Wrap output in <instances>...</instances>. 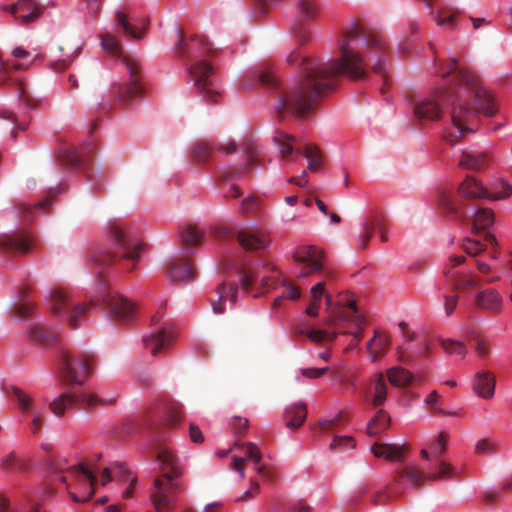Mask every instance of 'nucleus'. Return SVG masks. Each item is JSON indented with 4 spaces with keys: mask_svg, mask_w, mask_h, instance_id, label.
Listing matches in <instances>:
<instances>
[{
    "mask_svg": "<svg viewBox=\"0 0 512 512\" xmlns=\"http://www.w3.org/2000/svg\"><path fill=\"white\" fill-rule=\"evenodd\" d=\"M387 51L386 36L360 22H352L342 30L339 57L330 62H320L293 51L287 56V63L300 62L302 75L280 94L276 113L279 117L285 113H292L295 118L307 116L319 98L333 89L339 75L363 79L370 68L384 76Z\"/></svg>",
    "mask_w": 512,
    "mask_h": 512,
    "instance_id": "1",
    "label": "nucleus"
},
{
    "mask_svg": "<svg viewBox=\"0 0 512 512\" xmlns=\"http://www.w3.org/2000/svg\"><path fill=\"white\" fill-rule=\"evenodd\" d=\"M442 78L452 77L448 90H438L434 95L423 98L414 107L416 119L436 120L442 114V103L452 100V121L456 130L472 131L477 113L493 116L496 104L492 95L481 87L477 75L459 66L456 58L441 67Z\"/></svg>",
    "mask_w": 512,
    "mask_h": 512,
    "instance_id": "2",
    "label": "nucleus"
},
{
    "mask_svg": "<svg viewBox=\"0 0 512 512\" xmlns=\"http://www.w3.org/2000/svg\"><path fill=\"white\" fill-rule=\"evenodd\" d=\"M157 460L160 475L153 480L151 501L157 512H171L182 490L184 467L178 456L166 447L159 448Z\"/></svg>",
    "mask_w": 512,
    "mask_h": 512,
    "instance_id": "3",
    "label": "nucleus"
},
{
    "mask_svg": "<svg viewBox=\"0 0 512 512\" xmlns=\"http://www.w3.org/2000/svg\"><path fill=\"white\" fill-rule=\"evenodd\" d=\"M103 50L112 57H123L128 79L123 83H114L111 86V96L114 102L124 106L131 105L138 99L144 97V70L140 60L135 56H123V50L118 39L110 32L100 35Z\"/></svg>",
    "mask_w": 512,
    "mask_h": 512,
    "instance_id": "4",
    "label": "nucleus"
},
{
    "mask_svg": "<svg viewBox=\"0 0 512 512\" xmlns=\"http://www.w3.org/2000/svg\"><path fill=\"white\" fill-rule=\"evenodd\" d=\"M93 363L94 356L89 353L66 349L60 352V373L70 384L83 385L91 374Z\"/></svg>",
    "mask_w": 512,
    "mask_h": 512,
    "instance_id": "5",
    "label": "nucleus"
},
{
    "mask_svg": "<svg viewBox=\"0 0 512 512\" xmlns=\"http://www.w3.org/2000/svg\"><path fill=\"white\" fill-rule=\"evenodd\" d=\"M93 302L87 303H74L72 302L70 292L68 290L59 288L51 291L50 296V309L53 316L69 319V325L72 329L78 327V321L88 309H90Z\"/></svg>",
    "mask_w": 512,
    "mask_h": 512,
    "instance_id": "6",
    "label": "nucleus"
},
{
    "mask_svg": "<svg viewBox=\"0 0 512 512\" xmlns=\"http://www.w3.org/2000/svg\"><path fill=\"white\" fill-rule=\"evenodd\" d=\"M439 202L443 210L462 220L473 218V229L478 233L482 229H488L494 223V212L488 208H480L473 213H469L461 204H459L450 193L441 192Z\"/></svg>",
    "mask_w": 512,
    "mask_h": 512,
    "instance_id": "7",
    "label": "nucleus"
},
{
    "mask_svg": "<svg viewBox=\"0 0 512 512\" xmlns=\"http://www.w3.org/2000/svg\"><path fill=\"white\" fill-rule=\"evenodd\" d=\"M187 71L190 73L194 87L202 101L208 104L219 103L221 93L212 81L211 76L214 70L211 64L199 59L193 65L188 66Z\"/></svg>",
    "mask_w": 512,
    "mask_h": 512,
    "instance_id": "8",
    "label": "nucleus"
},
{
    "mask_svg": "<svg viewBox=\"0 0 512 512\" xmlns=\"http://www.w3.org/2000/svg\"><path fill=\"white\" fill-rule=\"evenodd\" d=\"M213 234L218 239H231L235 237L239 245L246 251H261L271 244V238L264 229H242L239 232H232L226 226L214 228Z\"/></svg>",
    "mask_w": 512,
    "mask_h": 512,
    "instance_id": "9",
    "label": "nucleus"
},
{
    "mask_svg": "<svg viewBox=\"0 0 512 512\" xmlns=\"http://www.w3.org/2000/svg\"><path fill=\"white\" fill-rule=\"evenodd\" d=\"M438 466V473L425 475L423 471L416 466H407L397 472L394 477L395 485L399 484L401 480L405 479L411 486L416 489L421 488L425 480H441L443 478L453 479L456 475L455 468L448 462L442 460H435Z\"/></svg>",
    "mask_w": 512,
    "mask_h": 512,
    "instance_id": "10",
    "label": "nucleus"
},
{
    "mask_svg": "<svg viewBox=\"0 0 512 512\" xmlns=\"http://www.w3.org/2000/svg\"><path fill=\"white\" fill-rule=\"evenodd\" d=\"M118 395L113 396L111 398H99L95 394H62L57 398L53 399L49 404L50 410L57 417H61L64 415V412L69 407L73 406L76 403H83L89 406L93 405H103L109 406L114 405L117 401Z\"/></svg>",
    "mask_w": 512,
    "mask_h": 512,
    "instance_id": "11",
    "label": "nucleus"
},
{
    "mask_svg": "<svg viewBox=\"0 0 512 512\" xmlns=\"http://www.w3.org/2000/svg\"><path fill=\"white\" fill-rule=\"evenodd\" d=\"M178 42L174 46V52L178 57L188 60H194L205 57L212 51V45L203 36H192L186 38L185 35L177 31Z\"/></svg>",
    "mask_w": 512,
    "mask_h": 512,
    "instance_id": "12",
    "label": "nucleus"
},
{
    "mask_svg": "<svg viewBox=\"0 0 512 512\" xmlns=\"http://www.w3.org/2000/svg\"><path fill=\"white\" fill-rule=\"evenodd\" d=\"M323 251L315 246H302L295 250L294 262L301 265L299 278H306L322 270Z\"/></svg>",
    "mask_w": 512,
    "mask_h": 512,
    "instance_id": "13",
    "label": "nucleus"
},
{
    "mask_svg": "<svg viewBox=\"0 0 512 512\" xmlns=\"http://www.w3.org/2000/svg\"><path fill=\"white\" fill-rule=\"evenodd\" d=\"M464 261V256L451 255L443 266V274L452 282L455 290L464 291L469 287L478 285V280L474 273H454V268L462 265Z\"/></svg>",
    "mask_w": 512,
    "mask_h": 512,
    "instance_id": "14",
    "label": "nucleus"
},
{
    "mask_svg": "<svg viewBox=\"0 0 512 512\" xmlns=\"http://www.w3.org/2000/svg\"><path fill=\"white\" fill-rule=\"evenodd\" d=\"M99 300L105 303L112 319L120 322H128L133 319L135 314L134 304L124 296L109 292L99 296Z\"/></svg>",
    "mask_w": 512,
    "mask_h": 512,
    "instance_id": "15",
    "label": "nucleus"
},
{
    "mask_svg": "<svg viewBox=\"0 0 512 512\" xmlns=\"http://www.w3.org/2000/svg\"><path fill=\"white\" fill-rule=\"evenodd\" d=\"M33 247V238L27 231H15L0 235V250L5 253L24 255Z\"/></svg>",
    "mask_w": 512,
    "mask_h": 512,
    "instance_id": "16",
    "label": "nucleus"
},
{
    "mask_svg": "<svg viewBox=\"0 0 512 512\" xmlns=\"http://www.w3.org/2000/svg\"><path fill=\"white\" fill-rule=\"evenodd\" d=\"M235 449H238L242 451V456L234 455L233 456V469L239 473L241 478L245 477V472L243 471V464L247 460L253 461L255 466H257V472L261 475H264V477L271 479L272 475L270 473L266 472V468L263 466H259V463L261 461V452L257 445L253 443H247V444H239L238 442H235L234 444Z\"/></svg>",
    "mask_w": 512,
    "mask_h": 512,
    "instance_id": "17",
    "label": "nucleus"
},
{
    "mask_svg": "<svg viewBox=\"0 0 512 512\" xmlns=\"http://www.w3.org/2000/svg\"><path fill=\"white\" fill-rule=\"evenodd\" d=\"M15 17L19 25H28L38 19L44 12V6L37 0H18L17 3L4 7Z\"/></svg>",
    "mask_w": 512,
    "mask_h": 512,
    "instance_id": "18",
    "label": "nucleus"
},
{
    "mask_svg": "<svg viewBox=\"0 0 512 512\" xmlns=\"http://www.w3.org/2000/svg\"><path fill=\"white\" fill-rule=\"evenodd\" d=\"M72 474L76 475L80 488H82V496H78L74 492H69L73 502H87L91 499L94 493V485L97 483V477L92 468H86L84 464L80 463L71 468Z\"/></svg>",
    "mask_w": 512,
    "mask_h": 512,
    "instance_id": "19",
    "label": "nucleus"
},
{
    "mask_svg": "<svg viewBox=\"0 0 512 512\" xmlns=\"http://www.w3.org/2000/svg\"><path fill=\"white\" fill-rule=\"evenodd\" d=\"M173 332L166 326H161L158 330L143 336L144 348L150 351L152 356H157L159 352L167 350L173 342Z\"/></svg>",
    "mask_w": 512,
    "mask_h": 512,
    "instance_id": "20",
    "label": "nucleus"
},
{
    "mask_svg": "<svg viewBox=\"0 0 512 512\" xmlns=\"http://www.w3.org/2000/svg\"><path fill=\"white\" fill-rule=\"evenodd\" d=\"M244 152L246 155V164L242 167L228 169L222 172L221 178L224 181L240 178L245 175L253 165H259L261 150L258 145L253 141H247L244 145Z\"/></svg>",
    "mask_w": 512,
    "mask_h": 512,
    "instance_id": "21",
    "label": "nucleus"
},
{
    "mask_svg": "<svg viewBox=\"0 0 512 512\" xmlns=\"http://www.w3.org/2000/svg\"><path fill=\"white\" fill-rule=\"evenodd\" d=\"M279 285H282V288H284V292H282V295L274 299V305H279L281 300L284 298L295 300L300 297V289L298 286H295L286 280H280L276 276H268V277H262L260 280V287L261 292L266 293L272 289L277 288Z\"/></svg>",
    "mask_w": 512,
    "mask_h": 512,
    "instance_id": "22",
    "label": "nucleus"
},
{
    "mask_svg": "<svg viewBox=\"0 0 512 512\" xmlns=\"http://www.w3.org/2000/svg\"><path fill=\"white\" fill-rule=\"evenodd\" d=\"M194 268L185 257L173 258L167 262L166 275L174 282H186L194 278Z\"/></svg>",
    "mask_w": 512,
    "mask_h": 512,
    "instance_id": "23",
    "label": "nucleus"
},
{
    "mask_svg": "<svg viewBox=\"0 0 512 512\" xmlns=\"http://www.w3.org/2000/svg\"><path fill=\"white\" fill-rule=\"evenodd\" d=\"M475 306L490 314H498L503 308V297L494 289H484L476 293Z\"/></svg>",
    "mask_w": 512,
    "mask_h": 512,
    "instance_id": "24",
    "label": "nucleus"
},
{
    "mask_svg": "<svg viewBox=\"0 0 512 512\" xmlns=\"http://www.w3.org/2000/svg\"><path fill=\"white\" fill-rule=\"evenodd\" d=\"M111 237L124 250L125 259L131 260L133 263L138 261L141 246L127 239L124 228L119 224H113L111 226Z\"/></svg>",
    "mask_w": 512,
    "mask_h": 512,
    "instance_id": "25",
    "label": "nucleus"
},
{
    "mask_svg": "<svg viewBox=\"0 0 512 512\" xmlns=\"http://www.w3.org/2000/svg\"><path fill=\"white\" fill-rule=\"evenodd\" d=\"M473 389L477 396L482 399H492L495 393V376L489 371L477 372L474 381Z\"/></svg>",
    "mask_w": 512,
    "mask_h": 512,
    "instance_id": "26",
    "label": "nucleus"
},
{
    "mask_svg": "<svg viewBox=\"0 0 512 512\" xmlns=\"http://www.w3.org/2000/svg\"><path fill=\"white\" fill-rule=\"evenodd\" d=\"M491 162V156L487 152L467 150L461 153L459 165L472 171H480Z\"/></svg>",
    "mask_w": 512,
    "mask_h": 512,
    "instance_id": "27",
    "label": "nucleus"
},
{
    "mask_svg": "<svg viewBox=\"0 0 512 512\" xmlns=\"http://www.w3.org/2000/svg\"><path fill=\"white\" fill-rule=\"evenodd\" d=\"M390 348V338L386 333L374 331V336L366 344V349L373 362L380 361Z\"/></svg>",
    "mask_w": 512,
    "mask_h": 512,
    "instance_id": "28",
    "label": "nucleus"
},
{
    "mask_svg": "<svg viewBox=\"0 0 512 512\" xmlns=\"http://www.w3.org/2000/svg\"><path fill=\"white\" fill-rule=\"evenodd\" d=\"M459 194L463 199H488L490 193L488 188L473 176H468L459 186Z\"/></svg>",
    "mask_w": 512,
    "mask_h": 512,
    "instance_id": "29",
    "label": "nucleus"
},
{
    "mask_svg": "<svg viewBox=\"0 0 512 512\" xmlns=\"http://www.w3.org/2000/svg\"><path fill=\"white\" fill-rule=\"evenodd\" d=\"M388 386L386 379L382 373L375 375V379L372 382V388L369 390V403L373 407H381L386 403L387 400Z\"/></svg>",
    "mask_w": 512,
    "mask_h": 512,
    "instance_id": "30",
    "label": "nucleus"
},
{
    "mask_svg": "<svg viewBox=\"0 0 512 512\" xmlns=\"http://www.w3.org/2000/svg\"><path fill=\"white\" fill-rule=\"evenodd\" d=\"M203 231L197 225L187 224L179 232L181 245L185 246L186 251H191L194 247L201 244Z\"/></svg>",
    "mask_w": 512,
    "mask_h": 512,
    "instance_id": "31",
    "label": "nucleus"
},
{
    "mask_svg": "<svg viewBox=\"0 0 512 512\" xmlns=\"http://www.w3.org/2000/svg\"><path fill=\"white\" fill-rule=\"evenodd\" d=\"M217 295L218 300L212 301V309L216 314H222L225 309L222 307L221 302L226 298H230L231 302L234 304L236 302V297H238V286L236 284H227L222 282L217 287Z\"/></svg>",
    "mask_w": 512,
    "mask_h": 512,
    "instance_id": "32",
    "label": "nucleus"
},
{
    "mask_svg": "<svg viewBox=\"0 0 512 512\" xmlns=\"http://www.w3.org/2000/svg\"><path fill=\"white\" fill-rule=\"evenodd\" d=\"M286 427L290 429H299L307 417V406L303 402L288 406L285 411Z\"/></svg>",
    "mask_w": 512,
    "mask_h": 512,
    "instance_id": "33",
    "label": "nucleus"
},
{
    "mask_svg": "<svg viewBox=\"0 0 512 512\" xmlns=\"http://www.w3.org/2000/svg\"><path fill=\"white\" fill-rule=\"evenodd\" d=\"M273 139L276 145H278L282 160L288 161V156L292 154H302L299 148H294L295 138L293 136L283 131H276Z\"/></svg>",
    "mask_w": 512,
    "mask_h": 512,
    "instance_id": "34",
    "label": "nucleus"
},
{
    "mask_svg": "<svg viewBox=\"0 0 512 512\" xmlns=\"http://www.w3.org/2000/svg\"><path fill=\"white\" fill-rule=\"evenodd\" d=\"M390 426V416L387 411L380 409L376 411L374 417L370 418L366 433L370 437H376L386 431Z\"/></svg>",
    "mask_w": 512,
    "mask_h": 512,
    "instance_id": "35",
    "label": "nucleus"
},
{
    "mask_svg": "<svg viewBox=\"0 0 512 512\" xmlns=\"http://www.w3.org/2000/svg\"><path fill=\"white\" fill-rule=\"evenodd\" d=\"M29 290V286H23L22 289L19 290V300L22 302L13 304L12 315L18 320L29 319L36 309L34 303L25 301L26 294L29 293Z\"/></svg>",
    "mask_w": 512,
    "mask_h": 512,
    "instance_id": "36",
    "label": "nucleus"
},
{
    "mask_svg": "<svg viewBox=\"0 0 512 512\" xmlns=\"http://www.w3.org/2000/svg\"><path fill=\"white\" fill-rule=\"evenodd\" d=\"M31 341L38 344H50L57 340L58 334L40 324H32L28 330Z\"/></svg>",
    "mask_w": 512,
    "mask_h": 512,
    "instance_id": "37",
    "label": "nucleus"
},
{
    "mask_svg": "<svg viewBox=\"0 0 512 512\" xmlns=\"http://www.w3.org/2000/svg\"><path fill=\"white\" fill-rule=\"evenodd\" d=\"M60 159H62L66 165L73 168H80L87 160V153L84 147L66 148L62 155H60Z\"/></svg>",
    "mask_w": 512,
    "mask_h": 512,
    "instance_id": "38",
    "label": "nucleus"
},
{
    "mask_svg": "<svg viewBox=\"0 0 512 512\" xmlns=\"http://www.w3.org/2000/svg\"><path fill=\"white\" fill-rule=\"evenodd\" d=\"M372 452L376 457H383L389 461H401L403 458L402 447L395 444H379L372 446Z\"/></svg>",
    "mask_w": 512,
    "mask_h": 512,
    "instance_id": "39",
    "label": "nucleus"
},
{
    "mask_svg": "<svg viewBox=\"0 0 512 512\" xmlns=\"http://www.w3.org/2000/svg\"><path fill=\"white\" fill-rule=\"evenodd\" d=\"M388 381L391 385L403 388L413 383L414 376L406 369L396 366L387 370Z\"/></svg>",
    "mask_w": 512,
    "mask_h": 512,
    "instance_id": "40",
    "label": "nucleus"
},
{
    "mask_svg": "<svg viewBox=\"0 0 512 512\" xmlns=\"http://www.w3.org/2000/svg\"><path fill=\"white\" fill-rule=\"evenodd\" d=\"M215 145L213 142L202 140L192 148V159L199 164H205L211 158Z\"/></svg>",
    "mask_w": 512,
    "mask_h": 512,
    "instance_id": "41",
    "label": "nucleus"
},
{
    "mask_svg": "<svg viewBox=\"0 0 512 512\" xmlns=\"http://www.w3.org/2000/svg\"><path fill=\"white\" fill-rule=\"evenodd\" d=\"M116 20L119 25L123 29V32L127 37H130L134 40H138L144 37L145 28L143 30L135 28L132 23L128 21L126 14L123 11H117ZM147 25L144 22V27Z\"/></svg>",
    "mask_w": 512,
    "mask_h": 512,
    "instance_id": "42",
    "label": "nucleus"
},
{
    "mask_svg": "<svg viewBox=\"0 0 512 512\" xmlns=\"http://www.w3.org/2000/svg\"><path fill=\"white\" fill-rule=\"evenodd\" d=\"M325 295V284L320 282L311 289V302L306 308V314L315 317L320 308L321 298Z\"/></svg>",
    "mask_w": 512,
    "mask_h": 512,
    "instance_id": "43",
    "label": "nucleus"
},
{
    "mask_svg": "<svg viewBox=\"0 0 512 512\" xmlns=\"http://www.w3.org/2000/svg\"><path fill=\"white\" fill-rule=\"evenodd\" d=\"M254 78L258 80L259 84L270 88H276L279 86V80L277 79L272 69L269 67H264L255 71Z\"/></svg>",
    "mask_w": 512,
    "mask_h": 512,
    "instance_id": "44",
    "label": "nucleus"
},
{
    "mask_svg": "<svg viewBox=\"0 0 512 512\" xmlns=\"http://www.w3.org/2000/svg\"><path fill=\"white\" fill-rule=\"evenodd\" d=\"M441 347L448 355H459L461 359L467 355V348L463 342L455 341L452 339H442Z\"/></svg>",
    "mask_w": 512,
    "mask_h": 512,
    "instance_id": "45",
    "label": "nucleus"
},
{
    "mask_svg": "<svg viewBox=\"0 0 512 512\" xmlns=\"http://www.w3.org/2000/svg\"><path fill=\"white\" fill-rule=\"evenodd\" d=\"M488 190L489 193L492 194L488 197L490 200L505 199L512 193V187L510 184L503 180L495 182L492 187L488 188Z\"/></svg>",
    "mask_w": 512,
    "mask_h": 512,
    "instance_id": "46",
    "label": "nucleus"
},
{
    "mask_svg": "<svg viewBox=\"0 0 512 512\" xmlns=\"http://www.w3.org/2000/svg\"><path fill=\"white\" fill-rule=\"evenodd\" d=\"M380 225V216H374L368 220L364 225V230L360 233L359 241L360 248L365 249L368 245L369 239L376 230V226Z\"/></svg>",
    "mask_w": 512,
    "mask_h": 512,
    "instance_id": "47",
    "label": "nucleus"
},
{
    "mask_svg": "<svg viewBox=\"0 0 512 512\" xmlns=\"http://www.w3.org/2000/svg\"><path fill=\"white\" fill-rule=\"evenodd\" d=\"M448 434L441 432L435 441L430 444V451H432V458L434 460H441V457L447 450Z\"/></svg>",
    "mask_w": 512,
    "mask_h": 512,
    "instance_id": "48",
    "label": "nucleus"
},
{
    "mask_svg": "<svg viewBox=\"0 0 512 512\" xmlns=\"http://www.w3.org/2000/svg\"><path fill=\"white\" fill-rule=\"evenodd\" d=\"M300 21H311L317 17V9L315 4L309 0H300L298 4Z\"/></svg>",
    "mask_w": 512,
    "mask_h": 512,
    "instance_id": "49",
    "label": "nucleus"
},
{
    "mask_svg": "<svg viewBox=\"0 0 512 512\" xmlns=\"http://www.w3.org/2000/svg\"><path fill=\"white\" fill-rule=\"evenodd\" d=\"M347 308L349 311L342 310L340 319L344 322L358 323L365 322V317L357 313L356 303L354 301H347Z\"/></svg>",
    "mask_w": 512,
    "mask_h": 512,
    "instance_id": "50",
    "label": "nucleus"
},
{
    "mask_svg": "<svg viewBox=\"0 0 512 512\" xmlns=\"http://www.w3.org/2000/svg\"><path fill=\"white\" fill-rule=\"evenodd\" d=\"M182 419V410L179 404H172L166 410L165 425L168 428L176 427Z\"/></svg>",
    "mask_w": 512,
    "mask_h": 512,
    "instance_id": "51",
    "label": "nucleus"
},
{
    "mask_svg": "<svg viewBox=\"0 0 512 512\" xmlns=\"http://www.w3.org/2000/svg\"><path fill=\"white\" fill-rule=\"evenodd\" d=\"M306 337L312 340L315 343H322L325 341L332 342L336 338L335 332H329L327 330H315L309 329L305 332Z\"/></svg>",
    "mask_w": 512,
    "mask_h": 512,
    "instance_id": "52",
    "label": "nucleus"
},
{
    "mask_svg": "<svg viewBox=\"0 0 512 512\" xmlns=\"http://www.w3.org/2000/svg\"><path fill=\"white\" fill-rule=\"evenodd\" d=\"M16 91L18 93L19 100L24 103L26 107L33 108L36 106V101L30 95L29 89L27 85L21 80H17L16 83Z\"/></svg>",
    "mask_w": 512,
    "mask_h": 512,
    "instance_id": "53",
    "label": "nucleus"
},
{
    "mask_svg": "<svg viewBox=\"0 0 512 512\" xmlns=\"http://www.w3.org/2000/svg\"><path fill=\"white\" fill-rule=\"evenodd\" d=\"M92 262L98 269H104L114 263V256L107 251H98L93 254Z\"/></svg>",
    "mask_w": 512,
    "mask_h": 512,
    "instance_id": "54",
    "label": "nucleus"
},
{
    "mask_svg": "<svg viewBox=\"0 0 512 512\" xmlns=\"http://www.w3.org/2000/svg\"><path fill=\"white\" fill-rule=\"evenodd\" d=\"M355 442L352 436H335L329 444V450L340 451L345 448H354Z\"/></svg>",
    "mask_w": 512,
    "mask_h": 512,
    "instance_id": "55",
    "label": "nucleus"
},
{
    "mask_svg": "<svg viewBox=\"0 0 512 512\" xmlns=\"http://www.w3.org/2000/svg\"><path fill=\"white\" fill-rule=\"evenodd\" d=\"M462 248L468 255L475 257L485 250V245L475 239L467 238L464 240Z\"/></svg>",
    "mask_w": 512,
    "mask_h": 512,
    "instance_id": "56",
    "label": "nucleus"
},
{
    "mask_svg": "<svg viewBox=\"0 0 512 512\" xmlns=\"http://www.w3.org/2000/svg\"><path fill=\"white\" fill-rule=\"evenodd\" d=\"M13 396H15L19 408L22 409V411H30L32 407V398L30 395L26 394L25 392L21 391L20 389L13 387L12 388Z\"/></svg>",
    "mask_w": 512,
    "mask_h": 512,
    "instance_id": "57",
    "label": "nucleus"
},
{
    "mask_svg": "<svg viewBox=\"0 0 512 512\" xmlns=\"http://www.w3.org/2000/svg\"><path fill=\"white\" fill-rule=\"evenodd\" d=\"M472 340L474 341V349L476 354L479 355V357L482 359L487 357L490 352V345L488 340L482 336H474L472 337Z\"/></svg>",
    "mask_w": 512,
    "mask_h": 512,
    "instance_id": "58",
    "label": "nucleus"
},
{
    "mask_svg": "<svg viewBox=\"0 0 512 512\" xmlns=\"http://www.w3.org/2000/svg\"><path fill=\"white\" fill-rule=\"evenodd\" d=\"M3 466L6 469H11L12 467H17L19 469L25 468V462L23 459H20L16 453L11 452L3 459Z\"/></svg>",
    "mask_w": 512,
    "mask_h": 512,
    "instance_id": "59",
    "label": "nucleus"
},
{
    "mask_svg": "<svg viewBox=\"0 0 512 512\" xmlns=\"http://www.w3.org/2000/svg\"><path fill=\"white\" fill-rule=\"evenodd\" d=\"M259 205L260 203L258 198L253 196L247 197L241 201L240 211L245 214L253 213L254 211L259 209Z\"/></svg>",
    "mask_w": 512,
    "mask_h": 512,
    "instance_id": "60",
    "label": "nucleus"
},
{
    "mask_svg": "<svg viewBox=\"0 0 512 512\" xmlns=\"http://www.w3.org/2000/svg\"><path fill=\"white\" fill-rule=\"evenodd\" d=\"M477 454L490 455L495 452V444L488 439H481L475 445Z\"/></svg>",
    "mask_w": 512,
    "mask_h": 512,
    "instance_id": "61",
    "label": "nucleus"
},
{
    "mask_svg": "<svg viewBox=\"0 0 512 512\" xmlns=\"http://www.w3.org/2000/svg\"><path fill=\"white\" fill-rule=\"evenodd\" d=\"M502 490L492 489V490H484L481 494L482 502L486 505L496 504L498 499L502 497Z\"/></svg>",
    "mask_w": 512,
    "mask_h": 512,
    "instance_id": "62",
    "label": "nucleus"
},
{
    "mask_svg": "<svg viewBox=\"0 0 512 512\" xmlns=\"http://www.w3.org/2000/svg\"><path fill=\"white\" fill-rule=\"evenodd\" d=\"M293 33L300 45L307 43L310 39V33L306 30L301 22L295 24L293 27Z\"/></svg>",
    "mask_w": 512,
    "mask_h": 512,
    "instance_id": "63",
    "label": "nucleus"
},
{
    "mask_svg": "<svg viewBox=\"0 0 512 512\" xmlns=\"http://www.w3.org/2000/svg\"><path fill=\"white\" fill-rule=\"evenodd\" d=\"M393 498V494L388 487L378 491L372 497V503L374 505H382Z\"/></svg>",
    "mask_w": 512,
    "mask_h": 512,
    "instance_id": "64",
    "label": "nucleus"
}]
</instances>
